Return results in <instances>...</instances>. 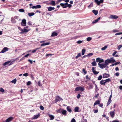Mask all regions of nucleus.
Returning <instances> with one entry per match:
<instances>
[{
    "label": "nucleus",
    "mask_w": 122,
    "mask_h": 122,
    "mask_svg": "<svg viewBox=\"0 0 122 122\" xmlns=\"http://www.w3.org/2000/svg\"><path fill=\"white\" fill-rule=\"evenodd\" d=\"M117 46L118 47V50H119L120 48L122 47V45L118 46Z\"/></svg>",
    "instance_id": "44"
},
{
    "label": "nucleus",
    "mask_w": 122,
    "mask_h": 122,
    "mask_svg": "<svg viewBox=\"0 0 122 122\" xmlns=\"http://www.w3.org/2000/svg\"><path fill=\"white\" fill-rule=\"evenodd\" d=\"M94 2L97 4L98 5H99L100 4V1L98 0H95Z\"/></svg>",
    "instance_id": "26"
},
{
    "label": "nucleus",
    "mask_w": 122,
    "mask_h": 122,
    "mask_svg": "<svg viewBox=\"0 0 122 122\" xmlns=\"http://www.w3.org/2000/svg\"><path fill=\"white\" fill-rule=\"evenodd\" d=\"M13 119V117H10L6 119L5 122H11Z\"/></svg>",
    "instance_id": "11"
},
{
    "label": "nucleus",
    "mask_w": 122,
    "mask_h": 122,
    "mask_svg": "<svg viewBox=\"0 0 122 122\" xmlns=\"http://www.w3.org/2000/svg\"><path fill=\"white\" fill-rule=\"evenodd\" d=\"M106 82L104 80H102L100 81V83L101 85H105L106 84Z\"/></svg>",
    "instance_id": "16"
},
{
    "label": "nucleus",
    "mask_w": 122,
    "mask_h": 122,
    "mask_svg": "<svg viewBox=\"0 0 122 122\" xmlns=\"http://www.w3.org/2000/svg\"><path fill=\"white\" fill-rule=\"evenodd\" d=\"M92 38L91 37H88L86 39V41H89L92 40Z\"/></svg>",
    "instance_id": "40"
},
{
    "label": "nucleus",
    "mask_w": 122,
    "mask_h": 122,
    "mask_svg": "<svg viewBox=\"0 0 122 122\" xmlns=\"http://www.w3.org/2000/svg\"><path fill=\"white\" fill-rule=\"evenodd\" d=\"M41 7V6L40 5H37L36 6V9L40 8Z\"/></svg>",
    "instance_id": "46"
},
{
    "label": "nucleus",
    "mask_w": 122,
    "mask_h": 122,
    "mask_svg": "<svg viewBox=\"0 0 122 122\" xmlns=\"http://www.w3.org/2000/svg\"><path fill=\"white\" fill-rule=\"evenodd\" d=\"M38 84L39 86H41L42 85L41 83V82L40 81H38Z\"/></svg>",
    "instance_id": "51"
},
{
    "label": "nucleus",
    "mask_w": 122,
    "mask_h": 122,
    "mask_svg": "<svg viewBox=\"0 0 122 122\" xmlns=\"http://www.w3.org/2000/svg\"><path fill=\"white\" fill-rule=\"evenodd\" d=\"M31 84V82L30 81H28L27 83V85H29Z\"/></svg>",
    "instance_id": "55"
},
{
    "label": "nucleus",
    "mask_w": 122,
    "mask_h": 122,
    "mask_svg": "<svg viewBox=\"0 0 122 122\" xmlns=\"http://www.w3.org/2000/svg\"><path fill=\"white\" fill-rule=\"evenodd\" d=\"M50 44V43L49 42L46 43H42L41 44V46H46V45H49Z\"/></svg>",
    "instance_id": "24"
},
{
    "label": "nucleus",
    "mask_w": 122,
    "mask_h": 122,
    "mask_svg": "<svg viewBox=\"0 0 122 122\" xmlns=\"http://www.w3.org/2000/svg\"><path fill=\"white\" fill-rule=\"evenodd\" d=\"M93 86L92 85H89V88L90 89H92L93 88Z\"/></svg>",
    "instance_id": "62"
},
{
    "label": "nucleus",
    "mask_w": 122,
    "mask_h": 122,
    "mask_svg": "<svg viewBox=\"0 0 122 122\" xmlns=\"http://www.w3.org/2000/svg\"><path fill=\"white\" fill-rule=\"evenodd\" d=\"M63 109H58L56 110V111L57 113H62Z\"/></svg>",
    "instance_id": "25"
},
{
    "label": "nucleus",
    "mask_w": 122,
    "mask_h": 122,
    "mask_svg": "<svg viewBox=\"0 0 122 122\" xmlns=\"http://www.w3.org/2000/svg\"><path fill=\"white\" fill-rule=\"evenodd\" d=\"M98 65L99 66V67L101 69H103V68H105L107 66L106 64H102L100 63H98Z\"/></svg>",
    "instance_id": "3"
},
{
    "label": "nucleus",
    "mask_w": 122,
    "mask_h": 122,
    "mask_svg": "<svg viewBox=\"0 0 122 122\" xmlns=\"http://www.w3.org/2000/svg\"><path fill=\"white\" fill-rule=\"evenodd\" d=\"M84 90V87H77L75 89V91H83Z\"/></svg>",
    "instance_id": "1"
},
{
    "label": "nucleus",
    "mask_w": 122,
    "mask_h": 122,
    "mask_svg": "<svg viewBox=\"0 0 122 122\" xmlns=\"http://www.w3.org/2000/svg\"><path fill=\"white\" fill-rule=\"evenodd\" d=\"M62 98L60 97L59 96H56V97L55 101L56 102H57L60 101V100H61Z\"/></svg>",
    "instance_id": "13"
},
{
    "label": "nucleus",
    "mask_w": 122,
    "mask_h": 122,
    "mask_svg": "<svg viewBox=\"0 0 122 122\" xmlns=\"http://www.w3.org/2000/svg\"><path fill=\"white\" fill-rule=\"evenodd\" d=\"M105 63L106 65H108V64L111 63V61L110 59H107L105 61Z\"/></svg>",
    "instance_id": "12"
},
{
    "label": "nucleus",
    "mask_w": 122,
    "mask_h": 122,
    "mask_svg": "<svg viewBox=\"0 0 122 122\" xmlns=\"http://www.w3.org/2000/svg\"><path fill=\"white\" fill-rule=\"evenodd\" d=\"M29 31V30L26 29H25V28H24L23 30V29H21V32H20V33L21 34H23L24 33L27 32Z\"/></svg>",
    "instance_id": "5"
},
{
    "label": "nucleus",
    "mask_w": 122,
    "mask_h": 122,
    "mask_svg": "<svg viewBox=\"0 0 122 122\" xmlns=\"http://www.w3.org/2000/svg\"><path fill=\"white\" fill-rule=\"evenodd\" d=\"M66 109L69 112H71L72 110L70 106H67L66 107Z\"/></svg>",
    "instance_id": "18"
},
{
    "label": "nucleus",
    "mask_w": 122,
    "mask_h": 122,
    "mask_svg": "<svg viewBox=\"0 0 122 122\" xmlns=\"http://www.w3.org/2000/svg\"><path fill=\"white\" fill-rule=\"evenodd\" d=\"M117 51H115V52H114L113 53V54H112V56H115V55H116V53H117Z\"/></svg>",
    "instance_id": "57"
},
{
    "label": "nucleus",
    "mask_w": 122,
    "mask_h": 122,
    "mask_svg": "<svg viewBox=\"0 0 122 122\" xmlns=\"http://www.w3.org/2000/svg\"><path fill=\"white\" fill-rule=\"evenodd\" d=\"M105 81V82L106 83L107 82H108L109 81H111V80L110 79V78H108L107 79H106L105 80H104Z\"/></svg>",
    "instance_id": "35"
},
{
    "label": "nucleus",
    "mask_w": 122,
    "mask_h": 122,
    "mask_svg": "<svg viewBox=\"0 0 122 122\" xmlns=\"http://www.w3.org/2000/svg\"><path fill=\"white\" fill-rule=\"evenodd\" d=\"M102 78V76L101 75H100L98 77V80H101Z\"/></svg>",
    "instance_id": "42"
},
{
    "label": "nucleus",
    "mask_w": 122,
    "mask_h": 122,
    "mask_svg": "<svg viewBox=\"0 0 122 122\" xmlns=\"http://www.w3.org/2000/svg\"><path fill=\"white\" fill-rule=\"evenodd\" d=\"M99 95V94L98 93V94H97L94 97L95 98H97L98 97Z\"/></svg>",
    "instance_id": "64"
},
{
    "label": "nucleus",
    "mask_w": 122,
    "mask_h": 122,
    "mask_svg": "<svg viewBox=\"0 0 122 122\" xmlns=\"http://www.w3.org/2000/svg\"><path fill=\"white\" fill-rule=\"evenodd\" d=\"M107 47V46H105L104 47L102 48L101 49L103 51L105 50L106 49Z\"/></svg>",
    "instance_id": "41"
},
{
    "label": "nucleus",
    "mask_w": 122,
    "mask_h": 122,
    "mask_svg": "<svg viewBox=\"0 0 122 122\" xmlns=\"http://www.w3.org/2000/svg\"><path fill=\"white\" fill-rule=\"evenodd\" d=\"M23 75L24 76H28V74L27 73H25L23 74Z\"/></svg>",
    "instance_id": "61"
},
{
    "label": "nucleus",
    "mask_w": 122,
    "mask_h": 122,
    "mask_svg": "<svg viewBox=\"0 0 122 122\" xmlns=\"http://www.w3.org/2000/svg\"><path fill=\"white\" fill-rule=\"evenodd\" d=\"M67 7H68L69 8H70L71 7L72 5L71 4H67Z\"/></svg>",
    "instance_id": "53"
},
{
    "label": "nucleus",
    "mask_w": 122,
    "mask_h": 122,
    "mask_svg": "<svg viewBox=\"0 0 122 122\" xmlns=\"http://www.w3.org/2000/svg\"><path fill=\"white\" fill-rule=\"evenodd\" d=\"M68 3H61L60 5L63 8H65L67 7Z\"/></svg>",
    "instance_id": "4"
},
{
    "label": "nucleus",
    "mask_w": 122,
    "mask_h": 122,
    "mask_svg": "<svg viewBox=\"0 0 122 122\" xmlns=\"http://www.w3.org/2000/svg\"><path fill=\"white\" fill-rule=\"evenodd\" d=\"M98 21H97V20L96 19V20H95L94 21H93V22H92V23H93V24H94V23H97V22Z\"/></svg>",
    "instance_id": "59"
},
{
    "label": "nucleus",
    "mask_w": 122,
    "mask_h": 122,
    "mask_svg": "<svg viewBox=\"0 0 122 122\" xmlns=\"http://www.w3.org/2000/svg\"><path fill=\"white\" fill-rule=\"evenodd\" d=\"M28 61L31 64H32L33 63V62H32V60H30V59H28Z\"/></svg>",
    "instance_id": "54"
},
{
    "label": "nucleus",
    "mask_w": 122,
    "mask_h": 122,
    "mask_svg": "<svg viewBox=\"0 0 122 122\" xmlns=\"http://www.w3.org/2000/svg\"><path fill=\"white\" fill-rule=\"evenodd\" d=\"M26 20L24 19L22 20L21 24L22 26H25L26 25Z\"/></svg>",
    "instance_id": "2"
},
{
    "label": "nucleus",
    "mask_w": 122,
    "mask_h": 122,
    "mask_svg": "<svg viewBox=\"0 0 122 122\" xmlns=\"http://www.w3.org/2000/svg\"><path fill=\"white\" fill-rule=\"evenodd\" d=\"M9 49V48L7 47H4L3 49L0 52V53H4L6 51H8V50Z\"/></svg>",
    "instance_id": "8"
},
{
    "label": "nucleus",
    "mask_w": 122,
    "mask_h": 122,
    "mask_svg": "<svg viewBox=\"0 0 122 122\" xmlns=\"http://www.w3.org/2000/svg\"><path fill=\"white\" fill-rule=\"evenodd\" d=\"M110 60H111V63H114L116 62V61L115 60L113 59V58L112 57L111 58Z\"/></svg>",
    "instance_id": "28"
},
{
    "label": "nucleus",
    "mask_w": 122,
    "mask_h": 122,
    "mask_svg": "<svg viewBox=\"0 0 122 122\" xmlns=\"http://www.w3.org/2000/svg\"><path fill=\"white\" fill-rule=\"evenodd\" d=\"M93 55V54L92 53H90L87 55V56H92Z\"/></svg>",
    "instance_id": "43"
},
{
    "label": "nucleus",
    "mask_w": 122,
    "mask_h": 122,
    "mask_svg": "<svg viewBox=\"0 0 122 122\" xmlns=\"http://www.w3.org/2000/svg\"><path fill=\"white\" fill-rule=\"evenodd\" d=\"M86 79L87 80H90L91 79L90 78L88 77V75H87L86 76Z\"/></svg>",
    "instance_id": "48"
},
{
    "label": "nucleus",
    "mask_w": 122,
    "mask_h": 122,
    "mask_svg": "<svg viewBox=\"0 0 122 122\" xmlns=\"http://www.w3.org/2000/svg\"><path fill=\"white\" fill-rule=\"evenodd\" d=\"M122 34V32H118L116 33L115 34V35H121Z\"/></svg>",
    "instance_id": "52"
},
{
    "label": "nucleus",
    "mask_w": 122,
    "mask_h": 122,
    "mask_svg": "<svg viewBox=\"0 0 122 122\" xmlns=\"http://www.w3.org/2000/svg\"><path fill=\"white\" fill-rule=\"evenodd\" d=\"M40 108L41 110H43L44 109V107L42 105H41L40 107Z\"/></svg>",
    "instance_id": "45"
},
{
    "label": "nucleus",
    "mask_w": 122,
    "mask_h": 122,
    "mask_svg": "<svg viewBox=\"0 0 122 122\" xmlns=\"http://www.w3.org/2000/svg\"><path fill=\"white\" fill-rule=\"evenodd\" d=\"M58 34L55 32H53L51 36L52 37L56 36L58 35Z\"/></svg>",
    "instance_id": "14"
},
{
    "label": "nucleus",
    "mask_w": 122,
    "mask_h": 122,
    "mask_svg": "<svg viewBox=\"0 0 122 122\" xmlns=\"http://www.w3.org/2000/svg\"><path fill=\"white\" fill-rule=\"evenodd\" d=\"M93 73L95 75H97L99 72V71H93Z\"/></svg>",
    "instance_id": "38"
},
{
    "label": "nucleus",
    "mask_w": 122,
    "mask_h": 122,
    "mask_svg": "<svg viewBox=\"0 0 122 122\" xmlns=\"http://www.w3.org/2000/svg\"><path fill=\"white\" fill-rule=\"evenodd\" d=\"M49 4L53 6H55L56 5V3L55 1H51L49 3Z\"/></svg>",
    "instance_id": "19"
},
{
    "label": "nucleus",
    "mask_w": 122,
    "mask_h": 122,
    "mask_svg": "<svg viewBox=\"0 0 122 122\" xmlns=\"http://www.w3.org/2000/svg\"><path fill=\"white\" fill-rule=\"evenodd\" d=\"M110 18L116 19L118 18V17L116 15H112L110 16Z\"/></svg>",
    "instance_id": "7"
},
{
    "label": "nucleus",
    "mask_w": 122,
    "mask_h": 122,
    "mask_svg": "<svg viewBox=\"0 0 122 122\" xmlns=\"http://www.w3.org/2000/svg\"><path fill=\"white\" fill-rule=\"evenodd\" d=\"M110 75L108 74L104 73L103 74V78H108L110 77Z\"/></svg>",
    "instance_id": "10"
},
{
    "label": "nucleus",
    "mask_w": 122,
    "mask_h": 122,
    "mask_svg": "<svg viewBox=\"0 0 122 122\" xmlns=\"http://www.w3.org/2000/svg\"><path fill=\"white\" fill-rule=\"evenodd\" d=\"M16 81V79H15L11 81L12 83H14V84H15Z\"/></svg>",
    "instance_id": "39"
},
{
    "label": "nucleus",
    "mask_w": 122,
    "mask_h": 122,
    "mask_svg": "<svg viewBox=\"0 0 122 122\" xmlns=\"http://www.w3.org/2000/svg\"><path fill=\"white\" fill-rule=\"evenodd\" d=\"M40 116V115L39 114H38L37 115H34V117L33 118L34 119H36L37 118Z\"/></svg>",
    "instance_id": "22"
},
{
    "label": "nucleus",
    "mask_w": 122,
    "mask_h": 122,
    "mask_svg": "<svg viewBox=\"0 0 122 122\" xmlns=\"http://www.w3.org/2000/svg\"><path fill=\"white\" fill-rule=\"evenodd\" d=\"M71 122H76V120L74 118H73L71 120Z\"/></svg>",
    "instance_id": "63"
},
{
    "label": "nucleus",
    "mask_w": 122,
    "mask_h": 122,
    "mask_svg": "<svg viewBox=\"0 0 122 122\" xmlns=\"http://www.w3.org/2000/svg\"><path fill=\"white\" fill-rule=\"evenodd\" d=\"M32 8V9H36V6H34L32 7H30V8Z\"/></svg>",
    "instance_id": "58"
},
{
    "label": "nucleus",
    "mask_w": 122,
    "mask_h": 122,
    "mask_svg": "<svg viewBox=\"0 0 122 122\" xmlns=\"http://www.w3.org/2000/svg\"><path fill=\"white\" fill-rule=\"evenodd\" d=\"M109 113L111 117L113 118L114 117L115 114L114 112L111 111Z\"/></svg>",
    "instance_id": "9"
},
{
    "label": "nucleus",
    "mask_w": 122,
    "mask_h": 122,
    "mask_svg": "<svg viewBox=\"0 0 122 122\" xmlns=\"http://www.w3.org/2000/svg\"><path fill=\"white\" fill-rule=\"evenodd\" d=\"M86 51V50L85 49H82V55H84Z\"/></svg>",
    "instance_id": "33"
},
{
    "label": "nucleus",
    "mask_w": 122,
    "mask_h": 122,
    "mask_svg": "<svg viewBox=\"0 0 122 122\" xmlns=\"http://www.w3.org/2000/svg\"><path fill=\"white\" fill-rule=\"evenodd\" d=\"M83 42V41H77V43L78 44H81Z\"/></svg>",
    "instance_id": "49"
},
{
    "label": "nucleus",
    "mask_w": 122,
    "mask_h": 122,
    "mask_svg": "<svg viewBox=\"0 0 122 122\" xmlns=\"http://www.w3.org/2000/svg\"><path fill=\"white\" fill-rule=\"evenodd\" d=\"M81 96V95L80 94H78L77 95V99H79L80 98Z\"/></svg>",
    "instance_id": "56"
},
{
    "label": "nucleus",
    "mask_w": 122,
    "mask_h": 122,
    "mask_svg": "<svg viewBox=\"0 0 122 122\" xmlns=\"http://www.w3.org/2000/svg\"><path fill=\"white\" fill-rule=\"evenodd\" d=\"M27 24L28 25H32L30 21L28 22L27 23Z\"/></svg>",
    "instance_id": "60"
},
{
    "label": "nucleus",
    "mask_w": 122,
    "mask_h": 122,
    "mask_svg": "<svg viewBox=\"0 0 122 122\" xmlns=\"http://www.w3.org/2000/svg\"><path fill=\"white\" fill-rule=\"evenodd\" d=\"M19 11L21 12H24L25 11V10L23 9H20L19 10Z\"/></svg>",
    "instance_id": "47"
},
{
    "label": "nucleus",
    "mask_w": 122,
    "mask_h": 122,
    "mask_svg": "<svg viewBox=\"0 0 122 122\" xmlns=\"http://www.w3.org/2000/svg\"><path fill=\"white\" fill-rule=\"evenodd\" d=\"M0 91L1 92H4V90L3 88H0Z\"/></svg>",
    "instance_id": "50"
},
{
    "label": "nucleus",
    "mask_w": 122,
    "mask_h": 122,
    "mask_svg": "<svg viewBox=\"0 0 122 122\" xmlns=\"http://www.w3.org/2000/svg\"><path fill=\"white\" fill-rule=\"evenodd\" d=\"M82 71L84 72L83 74L85 75L86 74L87 71L85 70L84 68H83L82 69Z\"/></svg>",
    "instance_id": "37"
},
{
    "label": "nucleus",
    "mask_w": 122,
    "mask_h": 122,
    "mask_svg": "<svg viewBox=\"0 0 122 122\" xmlns=\"http://www.w3.org/2000/svg\"><path fill=\"white\" fill-rule=\"evenodd\" d=\"M34 13L33 12L28 13V15L29 16H33L34 15Z\"/></svg>",
    "instance_id": "31"
},
{
    "label": "nucleus",
    "mask_w": 122,
    "mask_h": 122,
    "mask_svg": "<svg viewBox=\"0 0 122 122\" xmlns=\"http://www.w3.org/2000/svg\"><path fill=\"white\" fill-rule=\"evenodd\" d=\"M95 90L96 92H97V91H98L99 90V89L98 88V87H97V85H96V84H95Z\"/></svg>",
    "instance_id": "36"
},
{
    "label": "nucleus",
    "mask_w": 122,
    "mask_h": 122,
    "mask_svg": "<svg viewBox=\"0 0 122 122\" xmlns=\"http://www.w3.org/2000/svg\"><path fill=\"white\" fill-rule=\"evenodd\" d=\"M66 111L65 110L62 109V114L63 115L65 116L66 115Z\"/></svg>",
    "instance_id": "17"
},
{
    "label": "nucleus",
    "mask_w": 122,
    "mask_h": 122,
    "mask_svg": "<svg viewBox=\"0 0 122 122\" xmlns=\"http://www.w3.org/2000/svg\"><path fill=\"white\" fill-rule=\"evenodd\" d=\"M100 103V101L99 100H97L96 101L94 104V106L96 105L99 104Z\"/></svg>",
    "instance_id": "21"
},
{
    "label": "nucleus",
    "mask_w": 122,
    "mask_h": 122,
    "mask_svg": "<svg viewBox=\"0 0 122 122\" xmlns=\"http://www.w3.org/2000/svg\"><path fill=\"white\" fill-rule=\"evenodd\" d=\"M92 12L95 15H97L98 13V11L93 10L92 11Z\"/></svg>",
    "instance_id": "23"
},
{
    "label": "nucleus",
    "mask_w": 122,
    "mask_h": 122,
    "mask_svg": "<svg viewBox=\"0 0 122 122\" xmlns=\"http://www.w3.org/2000/svg\"><path fill=\"white\" fill-rule=\"evenodd\" d=\"M79 108L78 107H76L74 109V111L75 112H77L78 111Z\"/></svg>",
    "instance_id": "27"
},
{
    "label": "nucleus",
    "mask_w": 122,
    "mask_h": 122,
    "mask_svg": "<svg viewBox=\"0 0 122 122\" xmlns=\"http://www.w3.org/2000/svg\"><path fill=\"white\" fill-rule=\"evenodd\" d=\"M81 56V54L79 53H78L77 56H76L75 57L76 59H77L78 57Z\"/></svg>",
    "instance_id": "34"
},
{
    "label": "nucleus",
    "mask_w": 122,
    "mask_h": 122,
    "mask_svg": "<svg viewBox=\"0 0 122 122\" xmlns=\"http://www.w3.org/2000/svg\"><path fill=\"white\" fill-rule=\"evenodd\" d=\"M96 62H99V63H100L101 62H103L104 61L103 59H101L100 58H97L96 59Z\"/></svg>",
    "instance_id": "6"
},
{
    "label": "nucleus",
    "mask_w": 122,
    "mask_h": 122,
    "mask_svg": "<svg viewBox=\"0 0 122 122\" xmlns=\"http://www.w3.org/2000/svg\"><path fill=\"white\" fill-rule=\"evenodd\" d=\"M48 116L50 118V120H52L54 118V116L52 115L49 114Z\"/></svg>",
    "instance_id": "20"
},
{
    "label": "nucleus",
    "mask_w": 122,
    "mask_h": 122,
    "mask_svg": "<svg viewBox=\"0 0 122 122\" xmlns=\"http://www.w3.org/2000/svg\"><path fill=\"white\" fill-rule=\"evenodd\" d=\"M92 64L93 66H95L97 65L95 61L93 62L92 63Z\"/></svg>",
    "instance_id": "30"
},
{
    "label": "nucleus",
    "mask_w": 122,
    "mask_h": 122,
    "mask_svg": "<svg viewBox=\"0 0 122 122\" xmlns=\"http://www.w3.org/2000/svg\"><path fill=\"white\" fill-rule=\"evenodd\" d=\"M10 61H8L5 62V63L3 64V65L4 66H5L6 65H7L10 62Z\"/></svg>",
    "instance_id": "32"
},
{
    "label": "nucleus",
    "mask_w": 122,
    "mask_h": 122,
    "mask_svg": "<svg viewBox=\"0 0 122 122\" xmlns=\"http://www.w3.org/2000/svg\"><path fill=\"white\" fill-rule=\"evenodd\" d=\"M112 102V100H111L109 99L108 100V102L107 103V106H108Z\"/></svg>",
    "instance_id": "29"
},
{
    "label": "nucleus",
    "mask_w": 122,
    "mask_h": 122,
    "mask_svg": "<svg viewBox=\"0 0 122 122\" xmlns=\"http://www.w3.org/2000/svg\"><path fill=\"white\" fill-rule=\"evenodd\" d=\"M48 10L49 11H51L52 10H54L55 9L54 7H49L48 8Z\"/></svg>",
    "instance_id": "15"
}]
</instances>
